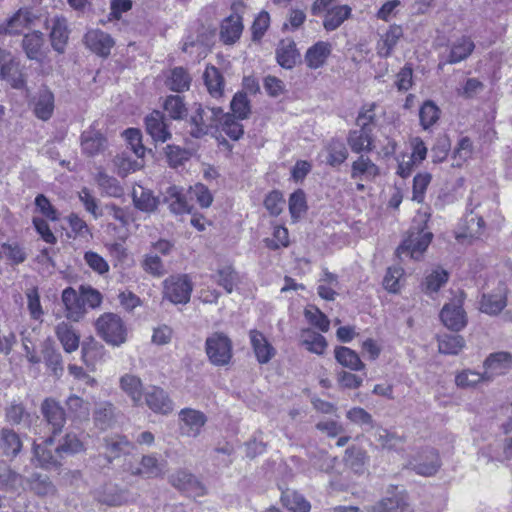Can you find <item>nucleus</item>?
<instances>
[{
	"instance_id": "obj_33",
	"label": "nucleus",
	"mask_w": 512,
	"mask_h": 512,
	"mask_svg": "<svg viewBox=\"0 0 512 512\" xmlns=\"http://www.w3.org/2000/svg\"><path fill=\"white\" fill-rule=\"evenodd\" d=\"M55 334L65 352L72 353L79 348L80 336L70 323L65 321L58 323Z\"/></svg>"
},
{
	"instance_id": "obj_47",
	"label": "nucleus",
	"mask_w": 512,
	"mask_h": 512,
	"mask_svg": "<svg viewBox=\"0 0 512 512\" xmlns=\"http://www.w3.org/2000/svg\"><path fill=\"white\" fill-rule=\"evenodd\" d=\"M203 77L209 94L214 98L221 97L224 89V78L219 69L214 66H207Z\"/></svg>"
},
{
	"instance_id": "obj_38",
	"label": "nucleus",
	"mask_w": 512,
	"mask_h": 512,
	"mask_svg": "<svg viewBox=\"0 0 512 512\" xmlns=\"http://www.w3.org/2000/svg\"><path fill=\"white\" fill-rule=\"evenodd\" d=\"M0 449L5 456L16 457L22 449L19 434L12 428H2L0 430Z\"/></svg>"
},
{
	"instance_id": "obj_15",
	"label": "nucleus",
	"mask_w": 512,
	"mask_h": 512,
	"mask_svg": "<svg viewBox=\"0 0 512 512\" xmlns=\"http://www.w3.org/2000/svg\"><path fill=\"white\" fill-rule=\"evenodd\" d=\"M249 339L251 348L259 364H267L275 357L276 349L261 331L251 329L249 331Z\"/></svg>"
},
{
	"instance_id": "obj_52",
	"label": "nucleus",
	"mask_w": 512,
	"mask_h": 512,
	"mask_svg": "<svg viewBox=\"0 0 512 512\" xmlns=\"http://www.w3.org/2000/svg\"><path fill=\"white\" fill-rule=\"evenodd\" d=\"M163 109L172 120H183L188 114L184 99L179 95L167 96L163 103Z\"/></svg>"
},
{
	"instance_id": "obj_54",
	"label": "nucleus",
	"mask_w": 512,
	"mask_h": 512,
	"mask_svg": "<svg viewBox=\"0 0 512 512\" xmlns=\"http://www.w3.org/2000/svg\"><path fill=\"white\" fill-rule=\"evenodd\" d=\"M506 306V297L502 290L497 293L483 294L481 299V311L489 314L496 315L500 313Z\"/></svg>"
},
{
	"instance_id": "obj_11",
	"label": "nucleus",
	"mask_w": 512,
	"mask_h": 512,
	"mask_svg": "<svg viewBox=\"0 0 512 512\" xmlns=\"http://www.w3.org/2000/svg\"><path fill=\"white\" fill-rule=\"evenodd\" d=\"M144 400L146 405L154 412L158 414L167 415L174 409L172 399L168 393L159 386H149L144 392Z\"/></svg>"
},
{
	"instance_id": "obj_31",
	"label": "nucleus",
	"mask_w": 512,
	"mask_h": 512,
	"mask_svg": "<svg viewBox=\"0 0 512 512\" xmlns=\"http://www.w3.org/2000/svg\"><path fill=\"white\" fill-rule=\"evenodd\" d=\"M132 201L136 209L145 213L155 212L159 205V198L154 196L150 189L141 185L133 188Z\"/></svg>"
},
{
	"instance_id": "obj_36",
	"label": "nucleus",
	"mask_w": 512,
	"mask_h": 512,
	"mask_svg": "<svg viewBox=\"0 0 512 512\" xmlns=\"http://www.w3.org/2000/svg\"><path fill=\"white\" fill-rule=\"evenodd\" d=\"M324 150L326 152V164L334 168L342 165L349 156L345 143L336 138L327 142Z\"/></svg>"
},
{
	"instance_id": "obj_24",
	"label": "nucleus",
	"mask_w": 512,
	"mask_h": 512,
	"mask_svg": "<svg viewBox=\"0 0 512 512\" xmlns=\"http://www.w3.org/2000/svg\"><path fill=\"white\" fill-rule=\"evenodd\" d=\"M107 147V139L98 130L90 127L81 134V148L82 152L87 156H95L102 152Z\"/></svg>"
},
{
	"instance_id": "obj_55",
	"label": "nucleus",
	"mask_w": 512,
	"mask_h": 512,
	"mask_svg": "<svg viewBox=\"0 0 512 512\" xmlns=\"http://www.w3.org/2000/svg\"><path fill=\"white\" fill-rule=\"evenodd\" d=\"M213 279L229 294L233 292L234 287L239 282L238 273L232 266H224L219 268L216 271V274L213 275Z\"/></svg>"
},
{
	"instance_id": "obj_63",
	"label": "nucleus",
	"mask_w": 512,
	"mask_h": 512,
	"mask_svg": "<svg viewBox=\"0 0 512 512\" xmlns=\"http://www.w3.org/2000/svg\"><path fill=\"white\" fill-rule=\"evenodd\" d=\"M58 453L62 458L67 455H73L84 451V444L80 441L78 436L74 433H67L61 443L57 446Z\"/></svg>"
},
{
	"instance_id": "obj_3",
	"label": "nucleus",
	"mask_w": 512,
	"mask_h": 512,
	"mask_svg": "<svg viewBox=\"0 0 512 512\" xmlns=\"http://www.w3.org/2000/svg\"><path fill=\"white\" fill-rule=\"evenodd\" d=\"M205 351L211 364L226 366L233 356L232 340L223 332H214L206 338Z\"/></svg>"
},
{
	"instance_id": "obj_41",
	"label": "nucleus",
	"mask_w": 512,
	"mask_h": 512,
	"mask_svg": "<svg viewBox=\"0 0 512 512\" xmlns=\"http://www.w3.org/2000/svg\"><path fill=\"white\" fill-rule=\"evenodd\" d=\"M352 9L348 5H337L332 7L328 13L324 15L323 27L326 31L331 32L339 28L345 20L350 18Z\"/></svg>"
},
{
	"instance_id": "obj_5",
	"label": "nucleus",
	"mask_w": 512,
	"mask_h": 512,
	"mask_svg": "<svg viewBox=\"0 0 512 512\" xmlns=\"http://www.w3.org/2000/svg\"><path fill=\"white\" fill-rule=\"evenodd\" d=\"M193 290L187 275H172L163 282L164 298L173 304H186L190 301Z\"/></svg>"
},
{
	"instance_id": "obj_44",
	"label": "nucleus",
	"mask_w": 512,
	"mask_h": 512,
	"mask_svg": "<svg viewBox=\"0 0 512 512\" xmlns=\"http://www.w3.org/2000/svg\"><path fill=\"white\" fill-rule=\"evenodd\" d=\"M301 344L314 354L322 355L327 348V341L323 335L311 329H304L301 332Z\"/></svg>"
},
{
	"instance_id": "obj_18",
	"label": "nucleus",
	"mask_w": 512,
	"mask_h": 512,
	"mask_svg": "<svg viewBox=\"0 0 512 512\" xmlns=\"http://www.w3.org/2000/svg\"><path fill=\"white\" fill-rule=\"evenodd\" d=\"M4 416L5 421L11 426L27 427L32 423V414L19 398L7 403L4 408Z\"/></svg>"
},
{
	"instance_id": "obj_7",
	"label": "nucleus",
	"mask_w": 512,
	"mask_h": 512,
	"mask_svg": "<svg viewBox=\"0 0 512 512\" xmlns=\"http://www.w3.org/2000/svg\"><path fill=\"white\" fill-rule=\"evenodd\" d=\"M33 460L43 469L50 470L61 466L62 456L58 453L57 446L54 447L53 437H48L43 442L33 445Z\"/></svg>"
},
{
	"instance_id": "obj_26",
	"label": "nucleus",
	"mask_w": 512,
	"mask_h": 512,
	"mask_svg": "<svg viewBox=\"0 0 512 512\" xmlns=\"http://www.w3.org/2000/svg\"><path fill=\"white\" fill-rule=\"evenodd\" d=\"M300 60V52L292 39L281 40L276 48V61L284 69H293Z\"/></svg>"
},
{
	"instance_id": "obj_64",
	"label": "nucleus",
	"mask_w": 512,
	"mask_h": 512,
	"mask_svg": "<svg viewBox=\"0 0 512 512\" xmlns=\"http://www.w3.org/2000/svg\"><path fill=\"white\" fill-rule=\"evenodd\" d=\"M233 116L238 119H246L251 113L250 101L245 92H237L230 103Z\"/></svg>"
},
{
	"instance_id": "obj_28",
	"label": "nucleus",
	"mask_w": 512,
	"mask_h": 512,
	"mask_svg": "<svg viewBox=\"0 0 512 512\" xmlns=\"http://www.w3.org/2000/svg\"><path fill=\"white\" fill-rule=\"evenodd\" d=\"M38 16L28 8L19 9L8 21L6 33L10 35H18L24 29L31 28Z\"/></svg>"
},
{
	"instance_id": "obj_10",
	"label": "nucleus",
	"mask_w": 512,
	"mask_h": 512,
	"mask_svg": "<svg viewBox=\"0 0 512 512\" xmlns=\"http://www.w3.org/2000/svg\"><path fill=\"white\" fill-rule=\"evenodd\" d=\"M180 432L183 436L197 437L207 422L206 415L192 408H183L179 412Z\"/></svg>"
},
{
	"instance_id": "obj_19",
	"label": "nucleus",
	"mask_w": 512,
	"mask_h": 512,
	"mask_svg": "<svg viewBox=\"0 0 512 512\" xmlns=\"http://www.w3.org/2000/svg\"><path fill=\"white\" fill-rule=\"evenodd\" d=\"M332 44L328 41H317L310 46L305 55L304 61L309 69L316 70L325 65L332 53Z\"/></svg>"
},
{
	"instance_id": "obj_13",
	"label": "nucleus",
	"mask_w": 512,
	"mask_h": 512,
	"mask_svg": "<svg viewBox=\"0 0 512 512\" xmlns=\"http://www.w3.org/2000/svg\"><path fill=\"white\" fill-rule=\"evenodd\" d=\"M163 202L168 205L169 211L178 216L191 214L193 206L188 202L182 187L173 185L166 189Z\"/></svg>"
},
{
	"instance_id": "obj_8",
	"label": "nucleus",
	"mask_w": 512,
	"mask_h": 512,
	"mask_svg": "<svg viewBox=\"0 0 512 512\" xmlns=\"http://www.w3.org/2000/svg\"><path fill=\"white\" fill-rule=\"evenodd\" d=\"M145 131L155 143H165L172 138L170 121L164 113L153 110L144 118Z\"/></svg>"
},
{
	"instance_id": "obj_2",
	"label": "nucleus",
	"mask_w": 512,
	"mask_h": 512,
	"mask_svg": "<svg viewBox=\"0 0 512 512\" xmlns=\"http://www.w3.org/2000/svg\"><path fill=\"white\" fill-rule=\"evenodd\" d=\"M99 336L112 346H120L127 341V329L120 316L114 313H105L96 321Z\"/></svg>"
},
{
	"instance_id": "obj_37",
	"label": "nucleus",
	"mask_w": 512,
	"mask_h": 512,
	"mask_svg": "<svg viewBox=\"0 0 512 512\" xmlns=\"http://www.w3.org/2000/svg\"><path fill=\"white\" fill-rule=\"evenodd\" d=\"M339 286L338 276L327 268L322 269L321 277L317 287V294L326 301H334L338 295L336 288Z\"/></svg>"
},
{
	"instance_id": "obj_61",
	"label": "nucleus",
	"mask_w": 512,
	"mask_h": 512,
	"mask_svg": "<svg viewBox=\"0 0 512 512\" xmlns=\"http://www.w3.org/2000/svg\"><path fill=\"white\" fill-rule=\"evenodd\" d=\"M406 503L399 496L383 498L376 505L367 508L365 512H404Z\"/></svg>"
},
{
	"instance_id": "obj_27",
	"label": "nucleus",
	"mask_w": 512,
	"mask_h": 512,
	"mask_svg": "<svg viewBox=\"0 0 512 512\" xmlns=\"http://www.w3.org/2000/svg\"><path fill=\"white\" fill-rule=\"evenodd\" d=\"M474 48V42L469 37L458 38L451 44L449 55L445 61L439 63V68L442 69L445 64H456L467 59Z\"/></svg>"
},
{
	"instance_id": "obj_29",
	"label": "nucleus",
	"mask_w": 512,
	"mask_h": 512,
	"mask_svg": "<svg viewBox=\"0 0 512 512\" xmlns=\"http://www.w3.org/2000/svg\"><path fill=\"white\" fill-rule=\"evenodd\" d=\"M402 37V27L396 24L391 25L389 29L383 35H381L380 40L377 42L376 50L378 56L381 58L390 57L394 48Z\"/></svg>"
},
{
	"instance_id": "obj_46",
	"label": "nucleus",
	"mask_w": 512,
	"mask_h": 512,
	"mask_svg": "<svg viewBox=\"0 0 512 512\" xmlns=\"http://www.w3.org/2000/svg\"><path fill=\"white\" fill-rule=\"evenodd\" d=\"M165 84L171 91L181 93L189 90L191 77L183 67H175L170 71Z\"/></svg>"
},
{
	"instance_id": "obj_43",
	"label": "nucleus",
	"mask_w": 512,
	"mask_h": 512,
	"mask_svg": "<svg viewBox=\"0 0 512 512\" xmlns=\"http://www.w3.org/2000/svg\"><path fill=\"white\" fill-rule=\"evenodd\" d=\"M335 359L343 367L352 371H361L365 368V364L361 361L359 355L346 346H338L335 348Z\"/></svg>"
},
{
	"instance_id": "obj_42",
	"label": "nucleus",
	"mask_w": 512,
	"mask_h": 512,
	"mask_svg": "<svg viewBox=\"0 0 512 512\" xmlns=\"http://www.w3.org/2000/svg\"><path fill=\"white\" fill-rule=\"evenodd\" d=\"M68 28L64 18H55L50 32L51 45L58 53H63L68 41Z\"/></svg>"
},
{
	"instance_id": "obj_32",
	"label": "nucleus",
	"mask_w": 512,
	"mask_h": 512,
	"mask_svg": "<svg viewBox=\"0 0 512 512\" xmlns=\"http://www.w3.org/2000/svg\"><path fill=\"white\" fill-rule=\"evenodd\" d=\"M119 385L134 406L143 404V384L139 377L133 374H124L119 380Z\"/></svg>"
},
{
	"instance_id": "obj_56",
	"label": "nucleus",
	"mask_w": 512,
	"mask_h": 512,
	"mask_svg": "<svg viewBox=\"0 0 512 512\" xmlns=\"http://www.w3.org/2000/svg\"><path fill=\"white\" fill-rule=\"evenodd\" d=\"M241 119L237 117L224 113L221 116V121L219 122V127L221 130L232 140H239L244 134L243 125L240 123Z\"/></svg>"
},
{
	"instance_id": "obj_34",
	"label": "nucleus",
	"mask_w": 512,
	"mask_h": 512,
	"mask_svg": "<svg viewBox=\"0 0 512 512\" xmlns=\"http://www.w3.org/2000/svg\"><path fill=\"white\" fill-rule=\"evenodd\" d=\"M242 31V17L238 14H232L225 18L221 23V40L225 44H233L240 38Z\"/></svg>"
},
{
	"instance_id": "obj_60",
	"label": "nucleus",
	"mask_w": 512,
	"mask_h": 512,
	"mask_svg": "<svg viewBox=\"0 0 512 512\" xmlns=\"http://www.w3.org/2000/svg\"><path fill=\"white\" fill-rule=\"evenodd\" d=\"M488 376L485 373H480L474 370L465 369L457 373L455 376V383L457 387L467 389L473 388L477 384L488 381Z\"/></svg>"
},
{
	"instance_id": "obj_49",
	"label": "nucleus",
	"mask_w": 512,
	"mask_h": 512,
	"mask_svg": "<svg viewBox=\"0 0 512 512\" xmlns=\"http://www.w3.org/2000/svg\"><path fill=\"white\" fill-rule=\"evenodd\" d=\"M30 490L39 496L53 495L56 488L47 475L40 473H32L27 479Z\"/></svg>"
},
{
	"instance_id": "obj_53",
	"label": "nucleus",
	"mask_w": 512,
	"mask_h": 512,
	"mask_svg": "<svg viewBox=\"0 0 512 512\" xmlns=\"http://www.w3.org/2000/svg\"><path fill=\"white\" fill-rule=\"evenodd\" d=\"M69 416L74 420H87L90 415V404L77 395H70L66 400Z\"/></svg>"
},
{
	"instance_id": "obj_4",
	"label": "nucleus",
	"mask_w": 512,
	"mask_h": 512,
	"mask_svg": "<svg viewBox=\"0 0 512 512\" xmlns=\"http://www.w3.org/2000/svg\"><path fill=\"white\" fill-rule=\"evenodd\" d=\"M223 116L220 107H202L199 105L190 118V134L194 138L206 135L210 129L219 128V122Z\"/></svg>"
},
{
	"instance_id": "obj_48",
	"label": "nucleus",
	"mask_w": 512,
	"mask_h": 512,
	"mask_svg": "<svg viewBox=\"0 0 512 512\" xmlns=\"http://www.w3.org/2000/svg\"><path fill=\"white\" fill-rule=\"evenodd\" d=\"M282 504L292 512H309L310 502L300 493L294 490H286L281 495Z\"/></svg>"
},
{
	"instance_id": "obj_16",
	"label": "nucleus",
	"mask_w": 512,
	"mask_h": 512,
	"mask_svg": "<svg viewBox=\"0 0 512 512\" xmlns=\"http://www.w3.org/2000/svg\"><path fill=\"white\" fill-rule=\"evenodd\" d=\"M347 144L355 154L370 153L374 150V132L366 128L351 129L347 135Z\"/></svg>"
},
{
	"instance_id": "obj_23",
	"label": "nucleus",
	"mask_w": 512,
	"mask_h": 512,
	"mask_svg": "<svg viewBox=\"0 0 512 512\" xmlns=\"http://www.w3.org/2000/svg\"><path fill=\"white\" fill-rule=\"evenodd\" d=\"M0 75L14 89H24L26 87L24 67L15 58H10L3 64Z\"/></svg>"
},
{
	"instance_id": "obj_25",
	"label": "nucleus",
	"mask_w": 512,
	"mask_h": 512,
	"mask_svg": "<svg viewBox=\"0 0 512 512\" xmlns=\"http://www.w3.org/2000/svg\"><path fill=\"white\" fill-rule=\"evenodd\" d=\"M41 354L46 367L56 377L60 378L64 372L62 355L51 339H46L41 346Z\"/></svg>"
},
{
	"instance_id": "obj_20",
	"label": "nucleus",
	"mask_w": 512,
	"mask_h": 512,
	"mask_svg": "<svg viewBox=\"0 0 512 512\" xmlns=\"http://www.w3.org/2000/svg\"><path fill=\"white\" fill-rule=\"evenodd\" d=\"M512 368V354L505 351L495 352L484 361V373L490 381L494 376L505 374Z\"/></svg>"
},
{
	"instance_id": "obj_51",
	"label": "nucleus",
	"mask_w": 512,
	"mask_h": 512,
	"mask_svg": "<svg viewBox=\"0 0 512 512\" xmlns=\"http://www.w3.org/2000/svg\"><path fill=\"white\" fill-rule=\"evenodd\" d=\"M367 460L368 457L365 450L360 447L351 446L345 451V465L352 469L355 473L361 474L364 472Z\"/></svg>"
},
{
	"instance_id": "obj_21",
	"label": "nucleus",
	"mask_w": 512,
	"mask_h": 512,
	"mask_svg": "<svg viewBox=\"0 0 512 512\" xmlns=\"http://www.w3.org/2000/svg\"><path fill=\"white\" fill-rule=\"evenodd\" d=\"M358 155L351 164V178L359 181H373L380 175V168L368 156Z\"/></svg>"
},
{
	"instance_id": "obj_40",
	"label": "nucleus",
	"mask_w": 512,
	"mask_h": 512,
	"mask_svg": "<svg viewBox=\"0 0 512 512\" xmlns=\"http://www.w3.org/2000/svg\"><path fill=\"white\" fill-rule=\"evenodd\" d=\"M96 499L108 506H119L126 503L128 497L126 492L116 485L106 484L96 491Z\"/></svg>"
},
{
	"instance_id": "obj_30",
	"label": "nucleus",
	"mask_w": 512,
	"mask_h": 512,
	"mask_svg": "<svg viewBox=\"0 0 512 512\" xmlns=\"http://www.w3.org/2000/svg\"><path fill=\"white\" fill-rule=\"evenodd\" d=\"M62 302L65 306L66 317L72 321H79L85 312L82 296L72 287H67L62 292Z\"/></svg>"
},
{
	"instance_id": "obj_12",
	"label": "nucleus",
	"mask_w": 512,
	"mask_h": 512,
	"mask_svg": "<svg viewBox=\"0 0 512 512\" xmlns=\"http://www.w3.org/2000/svg\"><path fill=\"white\" fill-rule=\"evenodd\" d=\"M442 323L452 331H460L467 324L466 312L460 299L451 301L443 306L440 312Z\"/></svg>"
},
{
	"instance_id": "obj_35",
	"label": "nucleus",
	"mask_w": 512,
	"mask_h": 512,
	"mask_svg": "<svg viewBox=\"0 0 512 512\" xmlns=\"http://www.w3.org/2000/svg\"><path fill=\"white\" fill-rule=\"evenodd\" d=\"M54 95L48 89L40 90L33 102L35 116L43 121L51 118L54 111Z\"/></svg>"
},
{
	"instance_id": "obj_50",
	"label": "nucleus",
	"mask_w": 512,
	"mask_h": 512,
	"mask_svg": "<svg viewBox=\"0 0 512 512\" xmlns=\"http://www.w3.org/2000/svg\"><path fill=\"white\" fill-rule=\"evenodd\" d=\"M95 180L102 193L106 196L119 198L124 194V189L120 185L119 181L104 171H99L95 177Z\"/></svg>"
},
{
	"instance_id": "obj_57",
	"label": "nucleus",
	"mask_w": 512,
	"mask_h": 512,
	"mask_svg": "<svg viewBox=\"0 0 512 512\" xmlns=\"http://www.w3.org/2000/svg\"><path fill=\"white\" fill-rule=\"evenodd\" d=\"M140 468L135 474H141L148 478H156L163 474L164 464L159 462L155 455H145L140 462Z\"/></svg>"
},
{
	"instance_id": "obj_62",
	"label": "nucleus",
	"mask_w": 512,
	"mask_h": 512,
	"mask_svg": "<svg viewBox=\"0 0 512 512\" xmlns=\"http://www.w3.org/2000/svg\"><path fill=\"white\" fill-rule=\"evenodd\" d=\"M3 252L6 260L12 266L24 263L27 259V252L18 242L3 243Z\"/></svg>"
},
{
	"instance_id": "obj_17",
	"label": "nucleus",
	"mask_w": 512,
	"mask_h": 512,
	"mask_svg": "<svg viewBox=\"0 0 512 512\" xmlns=\"http://www.w3.org/2000/svg\"><path fill=\"white\" fill-rule=\"evenodd\" d=\"M171 484L191 497H199L205 494V487L191 473L180 470L171 475Z\"/></svg>"
},
{
	"instance_id": "obj_59",
	"label": "nucleus",
	"mask_w": 512,
	"mask_h": 512,
	"mask_svg": "<svg viewBox=\"0 0 512 512\" xmlns=\"http://www.w3.org/2000/svg\"><path fill=\"white\" fill-rule=\"evenodd\" d=\"M465 346L464 338L455 334H444L438 340L439 352L443 354H458Z\"/></svg>"
},
{
	"instance_id": "obj_45",
	"label": "nucleus",
	"mask_w": 512,
	"mask_h": 512,
	"mask_svg": "<svg viewBox=\"0 0 512 512\" xmlns=\"http://www.w3.org/2000/svg\"><path fill=\"white\" fill-rule=\"evenodd\" d=\"M93 419L96 427L107 430L115 422V407L110 402H101L97 405Z\"/></svg>"
},
{
	"instance_id": "obj_22",
	"label": "nucleus",
	"mask_w": 512,
	"mask_h": 512,
	"mask_svg": "<svg viewBox=\"0 0 512 512\" xmlns=\"http://www.w3.org/2000/svg\"><path fill=\"white\" fill-rule=\"evenodd\" d=\"M86 46L97 55L107 57L114 46L113 38L101 30H90L85 34Z\"/></svg>"
},
{
	"instance_id": "obj_14",
	"label": "nucleus",
	"mask_w": 512,
	"mask_h": 512,
	"mask_svg": "<svg viewBox=\"0 0 512 512\" xmlns=\"http://www.w3.org/2000/svg\"><path fill=\"white\" fill-rule=\"evenodd\" d=\"M21 47L29 60L41 63L46 55L44 34L38 30L24 34Z\"/></svg>"
},
{
	"instance_id": "obj_9",
	"label": "nucleus",
	"mask_w": 512,
	"mask_h": 512,
	"mask_svg": "<svg viewBox=\"0 0 512 512\" xmlns=\"http://www.w3.org/2000/svg\"><path fill=\"white\" fill-rule=\"evenodd\" d=\"M40 409L52 433H61L66 423V413L61 404L54 398H45Z\"/></svg>"
},
{
	"instance_id": "obj_1",
	"label": "nucleus",
	"mask_w": 512,
	"mask_h": 512,
	"mask_svg": "<svg viewBox=\"0 0 512 512\" xmlns=\"http://www.w3.org/2000/svg\"><path fill=\"white\" fill-rule=\"evenodd\" d=\"M421 221L418 226L415 224L409 229L407 237L396 250L398 257H410L419 259L432 241L433 234L427 230L426 223L428 216L420 215Z\"/></svg>"
},
{
	"instance_id": "obj_58",
	"label": "nucleus",
	"mask_w": 512,
	"mask_h": 512,
	"mask_svg": "<svg viewBox=\"0 0 512 512\" xmlns=\"http://www.w3.org/2000/svg\"><path fill=\"white\" fill-rule=\"evenodd\" d=\"M439 117L440 109L432 100H426L420 107V125L424 130L433 126L439 120Z\"/></svg>"
},
{
	"instance_id": "obj_39",
	"label": "nucleus",
	"mask_w": 512,
	"mask_h": 512,
	"mask_svg": "<svg viewBox=\"0 0 512 512\" xmlns=\"http://www.w3.org/2000/svg\"><path fill=\"white\" fill-rule=\"evenodd\" d=\"M106 454L105 457L108 462L120 457L122 454L129 453L133 448V444L121 435H114L104 439Z\"/></svg>"
},
{
	"instance_id": "obj_6",
	"label": "nucleus",
	"mask_w": 512,
	"mask_h": 512,
	"mask_svg": "<svg viewBox=\"0 0 512 512\" xmlns=\"http://www.w3.org/2000/svg\"><path fill=\"white\" fill-rule=\"evenodd\" d=\"M441 466L439 453L434 448H425L414 455L408 462V467L416 474L430 477L437 473Z\"/></svg>"
}]
</instances>
